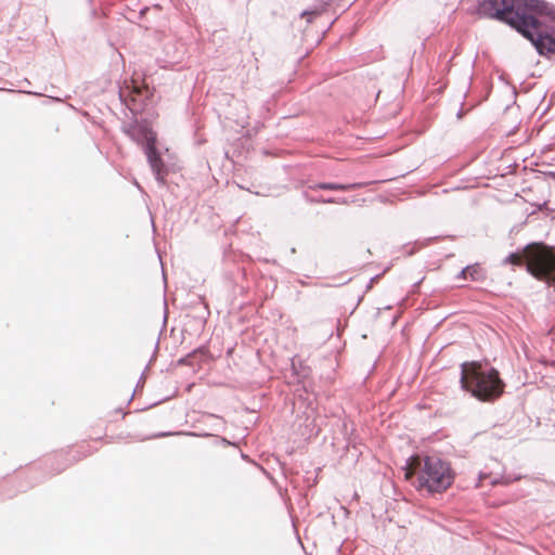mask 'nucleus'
<instances>
[{"label": "nucleus", "instance_id": "obj_1", "mask_svg": "<svg viewBox=\"0 0 555 555\" xmlns=\"http://www.w3.org/2000/svg\"><path fill=\"white\" fill-rule=\"evenodd\" d=\"M476 12L509 25L530 40L539 54L555 55V28H546L539 17L520 11L518 0H478Z\"/></svg>", "mask_w": 555, "mask_h": 555}, {"label": "nucleus", "instance_id": "obj_2", "mask_svg": "<svg viewBox=\"0 0 555 555\" xmlns=\"http://www.w3.org/2000/svg\"><path fill=\"white\" fill-rule=\"evenodd\" d=\"M461 388L482 402L496 400L504 391L505 384L496 369L479 362L461 364Z\"/></svg>", "mask_w": 555, "mask_h": 555}, {"label": "nucleus", "instance_id": "obj_3", "mask_svg": "<svg viewBox=\"0 0 555 555\" xmlns=\"http://www.w3.org/2000/svg\"><path fill=\"white\" fill-rule=\"evenodd\" d=\"M540 281L555 285V248L542 243L529 244L521 254L512 253L504 258L503 264H521Z\"/></svg>", "mask_w": 555, "mask_h": 555}, {"label": "nucleus", "instance_id": "obj_4", "mask_svg": "<svg viewBox=\"0 0 555 555\" xmlns=\"http://www.w3.org/2000/svg\"><path fill=\"white\" fill-rule=\"evenodd\" d=\"M417 470L409 468L406 478L416 474L413 485L418 491L429 494L446 491L453 482L454 476L450 464L437 455H427L421 461L417 459Z\"/></svg>", "mask_w": 555, "mask_h": 555}, {"label": "nucleus", "instance_id": "obj_5", "mask_svg": "<svg viewBox=\"0 0 555 555\" xmlns=\"http://www.w3.org/2000/svg\"><path fill=\"white\" fill-rule=\"evenodd\" d=\"M127 133L134 142L142 146L157 183L164 186L168 168L156 147V133L147 125L143 124L131 126Z\"/></svg>", "mask_w": 555, "mask_h": 555}, {"label": "nucleus", "instance_id": "obj_6", "mask_svg": "<svg viewBox=\"0 0 555 555\" xmlns=\"http://www.w3.org/2000/svg\"><path fill=\"white\" fill-rule=\"evenodd\" d=\"M520 5V11L525 12L528 15H532V13L537 15H543L548 17L551 21H555V8L553 4L544 1V0H518Z\"/></svg>", "mask_w": 555, "mask_h": 555}, {"label": "nucleus", "instance_id": "obj_7", "mask_svg": "<svg viewBox=\"0 0 555 555\" xmlns=\"http://www.w3.org/2000/svg\"><path fill=\"white\" fill-rule=\"evenodd\" d=\"M364 183H350V184H343V183H333V182H319L311 184L309 189L311 190H328V191H348L353 189L362 188Z\"/></svg>", "mask_w": 555, "mask_h": 555}, {"label": "nucleus", "instance_id": "obj_8", "mask_svg": "<svg viewBox=\"0 0 555 555\" xmlns=\"http://www.w3.org/2000/svg\"><path fill=\"white\" fill-rule=\"evenodd\" d=\"M465 271L468 272V276L472 281L480 282L486 279V272L478 263L466 266Z\"/></svg>", "mask_w": 555, "mask_h": 555}, {"label": "nucleus", "instance_id": "obj_9", "mask_svg": "<svg viewBox=\"0 0 555 555\" xmlns=\"http://www.w3.org/2000/svg\"><path fill=\"white\" fill-rule=\"evenodd\" d=\"M323 12L322 5H315L311 9L305 10L300 13V17H307V22L311 23L314 16L320 15Z\"/></svg>", "mask_w": 555, "mask_h": 555}, {"label": "nucleus", "instance_id": "obj_10", "mask_svg": "<svg viewBox=\"0 0 555 555\" xmlns=\"http://www.w3.org/2000/svg\"><path fill=\"white\" fill-rule=\"evenodd\" d=\"M237 104L241 106L243 112L236 117L235 122L242 127H245L248 124L249 115L247 114V108L243 103Z\"/></svg>", "mask_w": 555, "mask_h": 555}, {"label": "nucleus", "instance_id": "obj_11", "mask_svg": "<svg viewBox=\"0 0 555 555\" xmlns=\"http://www.w3.org/2000/svg\"><path fill=\"white\" fill-rule=\"evenodd\" d=\"M207 417L215 422L212 425V429H215L217 431L224 429V421L221 417L214 415V414H209Z\"/></svg>", "mask_w": 555, "mask_h": 555}, {"label": "nucleus", "instance_id": "obj_12", "mask_svg": "<svg viewBox=\"0 0 555 555\" xmlns=\"http://www.w3.org/2000/svg\"><path fill=\"white\" fill-rule=\"evenodd\" d=\"M325 204H348V199L345 197H327L325 198Z\"/></svg>", "mask_w": 555, "mask_h": 555}, {"label": "nucleus", "instance_id": "obj_13", "mask_svg": "<svg viewBox=\"0 0 555 555\" xmlns=\"http://www.w3.org/2000/svg\"><path fill=\"white\" fill-rule=\"evenodd\" d=\"M469 278L468 276V272L465 271V268L461 270V272L457 274V279H467Z\"/></svg>", "mask_w": 555, "mask_h": 555}, {"label": "nucleus", "instance_id": "obj_14", "mask_svg": "<svg viewBox=\"0 0 555 555\" xmlns=\"http://www.w3.org/2000/svg\"><path fill=\"white\" fill-rule=\"evenodd\" d=\"M310 202H312V203H324L325 204V198L324 197L311 198Z\"/></svg>", "mask_w": 555, "mask_h": 555}, {"label": "nucleus", "instance_id": "obj_15", "mask_svg": "<svg viewBox=\"0 0 555 555\" xmlns=\"http://www.w3.org/2000/svg\"><path fill=\"white\" fill-rule=\"evenodd\" d=\"M518 479H519V477L513 478V480H518ZM511 481H512V478H509V477L504 478V483H509Z\"/></svg>", "mask_w": 555, "mask_h": 555}, {"label": "nucleus", "instance_id": "obj_16", "mask_svg": "<svg viewBox=\"0 0 555 555\" xmlns=\"http://www.w3.org/2000/svg\"><path fill=\"white\" fill-rule=\"evenodd\" d=\"M221 442H222L223 444H231V443H230V441H228L225 438H222V439H221Z\"/></svg>", "mask_w": 555, "mask_h": 555}, {"label": "nucleus", "instance_id": "obj_17", "mask_svg": "<svg viewBox=\"0 0 555 555\" xmlns=\"http://www.w3.org/2000/svg\"><path fill=\"white\" fill-rule=\"evenodd\" d=\"M462 114H463V113H462V109H460V111L457 112V117H459V118H461V117H462Z\"/></svg>", "mask_w": 555, "mask_h": 555}, {"label": "nucleus", "instance_id": "obj_18", "mask_svg": "<svg viewBox=\"0 0 555 555\" xmlns=\"http://www.w3.org/2000/svg\"><path fill=\"white\" fill-rule=\"evenodd\" d=\"M550 175H551L553 178H555V172H551Z\"/></svg>", "mask_w": 555, "mask_h": 555}]
</instances>
